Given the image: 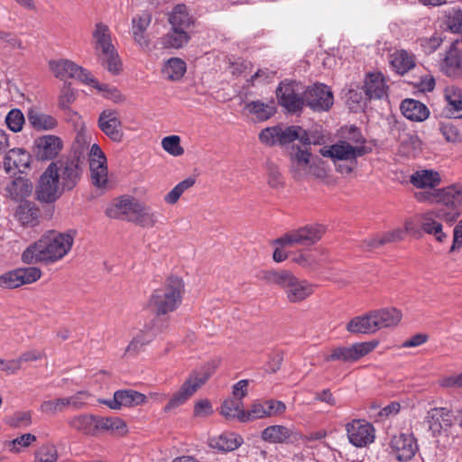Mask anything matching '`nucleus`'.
I'll return each mask as SVG.
<instances>
[{
    "label": "nucleus",
    "instance_id": "nucleus-1",
    "mask_svg": "<svg viewBox=\"0 0 462 462\" xmlns=\"http://www.w3.org/2000/svg\"><path fill=\"white\" fill-rule=\"evenodd\" d=\"M74 237L69 233L49 232L29 245L22 254L24 263H53L70 251Z\"/></svg>",
    "mask_w": 462,
    "mask_h": 462
},
{
    "label": "nucleus",
    "instance_id": "nucleus-2",
    "mask_svg": "<svg viewBox=\"0 0 462 462\" xmlns=\"http://www.w3.org/2000/svg\"><path fill=\"white\" fill-rule=\"evenodd\" d=\"M265 279L270 283L279 286L290 303H300L306 300L314 293L316 287L309 281L300 279L286 270L268 272L265 274Z\"/></svg>",
    "mask_w": 462,
    "mask_h": 462
},
{
    "label": "nucleus",
    "instance_id": "nucleus-3",
    "mask_svg": "<svg viewBox=\"0 0 462 462\" xmlns=\"http://www.w3.org/2000/svg\"><path fill=\"white\" fill-rule=\"evenodd\" d=\"M219 365L218 360L205 364L200 368L192 371L180 390L175 393L164 407V411L171 410L185 403L215 373Z\"/></svg>",
    "mask_w": 462,
    "mask_h": 462
},
{
    "label": "nucleus",
    "instance_id": "nucleus-4",
    "mask_svg": "<svg viewBox=\"0 0 462 462\" xmlns=\"http://www.w3.org/2000/svg\"><path fill=\"white\" fill-rule=\"evenodd\" d=\"M184 283L179 277H171L162 287L155 290L149 300V306L157 315L172 312L181 303Z\"/></svg>",
    "mask_w": 462,
    "mask_h": 462
},
{
    "label": "nucleus",
    "instance_id": "nucleus-5",
    "mask_svg": "<svg viewBox=\"0 0 462 462\" xmlns=\"http://www.w3.org/2000/svg\"><path fill=\"white\" fill-rule=\"evenodd\" d=\"M321 154L331 158L334 162H344L337 165V171L348 174L354 171L357 162L356 159L369 152L365 145H354L346 140H340L327 149H322Z\"/></svg>",
    "mask_w": 462,
    "mask_h": 462
},
{
    "label": "nucleus",
    "instance_id": "nucleus-6",
    "mask_svg": "<svg viewBox=\"0 0 462 462\" xmlns=\"http://www.w3.org/2000/svg\"><path fill=\"white\" fill-rule=\"evenodd\" d=\"M290 172L297 180H304L310 176L321 178L325 175L321 162L312 158L308 149L291 146L289 152Z\"/></svg>",
    "mask_w": 462,
    "mask_h": 462
},
{
    "label": "nucleus",
    "instance_id": "nucleus-7",
    "mask_svg": "<svg viewBox=\"0 0 462 462\" xmlns=\"http://www.w3.org/2000/svg\"><path fill=\"white\" fill-rule=\"evenodd\" d=\"M259 139L263 143L269 146L286 145L295 140H299L303 145L310 144L307 131L299 125L266 127L260 132Z\"/></svg>",
    "mask_w": 462,
    "mask_h": 462
},
{
    "label": "nucleus",
    "instance_id": "nucleus-8",
    "mask_svg": "<svg viewBox=\"0 0 462 462\" xmlns=\"http://www.w3.org/2000/svg\"><path fill=\"white\" fill-rule=\"evenodd\" d=\"M64 189L59 180L58 163H51L42 174L36 187L37 199L51 203L59 199Z\"/></svg>",
    "mask_w": 462,
    "mask_h": 462
},
{
    "label": "nucleus",
    "instance_id": "nucleus-9",
    "mask_svg": "<svg viewBox=\"0 0 462 462\" xmlns=\"http://www.w3.org/2000/svg\"><path fill=\"white\" fill-rule=\"evenodd\" d=\"M325 233V228L320 225L306 226L299 229L286 233L275 240V244L281 246L310 245L317 243Z\"/></svg>",
    "mask_w": 462,
    "mask_h": 462
},
{
    "label": "nucleus",
    "instance_id": "nucleus-10",
    "mask_svg": "<svg viewBox=\"0 0 462 462\" xmlns=\"http://www.w3.org/2000/svg\"><path fill=\"white\" fill-rule=\"evenodd\" d=\"M276 96L279 104L291 113L301 110L304 106L303 87L295 81L281 82Z\"/></svg>",
    "mask_w": 462,
    "mask_h": 462
},
{
    "label": "nucleus",
    "instance_id": "nucleus-11",
    "mask_svg": "<svg viewBox=\"0 0 462 462\" xmlns=\"http://www.w3.org/2000/svg\"><path fill=\"white\" fill-rule=\"evenodd\" d=\"M333 103V93L325 84L316 83L304 90V105L313 111H328Z\"/></svg>",
    "mask_w": 462,
    "mask_h": 462
},
{
    "label": "nucleus",
    "instance_id": "nucleus-12",
    "mask_svg": "<svg viewBox=\"0 0 462 462\" xmlns=\"http://www.w3.org/2000/svg\"><path fill=\"white\" fill-rule=\"evenodd\" d=\"M286 411V405L283 402L268 399L264 401H256L251 404L246 411V414H243L244 420L247 421L260 420L273 416H280Z\"/></svg>",
    "mask_w": 462,
    "mask_h": 462
},
{
    "label": "nucleus",
    "instance_id": "nucleus-13",
    "mask_svg": "<svg viewBox=\"0 0 462 462\" xmlns=\"http://www.w3.org/2000/svg\"><path fill=\"white\" fill-rule=\"evenodd\" d=\"M349 442L355 447H365L374 440V428L365 420H353L346 425Z\"/></svg>",
    "mask_w": 462,
    "mask_h": 462
},
{
    "label": "nucleus",
    "instance_id": "nucleus-14",
    "mask_svg": "<svg viewBox=\"0 0 462 462\" xmlns=\"http://www.w3.org/2000/svg\"><path fill=\"white\" fill-rule=\"evenodd\" d=\"M99 129L113 142L120 143L124 137L122 122L118 112L114 109L103 110L97 120Z\"/></svg>",
    "mask_w": 462,
    "mask_h": 462
},
{
    "label": "nucleus",
    "instance_id": "nucleus-15",
    "mask_svg": "<svg viewBox=\"0 0 462 462\" xmlns=\"http://www.w3.org/2000/svg\"><path fill=\"white\" fill-rule=\"evenodd\" d=\"M59 180L64 189H72L79 182L82 169L79 158L58 161Z\"/></svg>",
    "mask_w": 462,
    "mask_h": 462
},
{
    "label": "nucleus",
    "instance_id": "nucleus-16",
    "mask_svg": "<svg viewBox=\"0 0 462 462\" xmlns=\"http://www.w3.org/2000/svg\"><path fill=\"white\" fill-rule=\"evenodd\" d=\"M50 69L60 79H75L85 82L89 71L69 60H51Z\"/></svg>",
    "mask_w": 462,
    "mask_h": 462
},
{
    "label": "nucleus",
    "instance_id": "nucleus-17",
    "mask_svg": "<svg viewBox=\"0 0 462 462\" xmlns=\"http://www.w3.org/2000/svg\"><path fill=\"white\" fill-rule=\"evenodd\" d=\"M152 15L149 11H143L133 16L131 21V33L136 44L142 49H148L150 40L146 33L152 23Z\"/></svg>",
    "mask_w": 462,
    "mask_h": 462
},
{
    "label": "nucleus",
    "instance_id": "nucleus-18",
    "mask_svg": "<svg viewBox=\"0 0 462 462\" xmlns=\"http://www.w3.org/2000/svg\"><path fill=\"white\" fill-rule=\"evenodd\" d=\"M34 145L37 158L41 161H50L58 156L63 143L60 137L48 134L37 138Z\"/></svg>",
    "mask_w": 462,
    "mask_h": 462
},
{
    "label": "nucleus",
    "instance_id": "nucleus-19",
    "mask_svg": "<svg viewBox=\"0 0 462 462\" xmlns=\"http://www.w3.org/2000/svg\"><path fill=\"white\" fill-rule=\"evenodd\" d=\"M392 448L399 461L411 459L418 450L415 438L411 434L402 433L392 439Z\"/></svg>",
    "mask_w": 462,
    "mask_h": 462
},
{
    "label": "nucleus",
    "instance_id": "nucleus-20",
    "mask_svg": "<svg viewBox=\"0 0 462 462\" xmlns=\"http://www.w3.org/2000/svg\"><path fill=\"white\" fill-rule=\"evenodd\" d=\"M454 415L450 410L445 407H438L430 409L426 416V422L430 430L436 435L442 430H447L451 427Z\"/></svg>",
    "mask_w": 462,
    "mask_h": 462
},
{
    "label": "nucleus",
    "instance_id": "nucleus-21",
    "mask_svg": "<svg viewBox=\"0 0 462 462\" xmlns=\"http://www.w3.org/2000/svg\"><path fill=\"white\" fill-rule=\"evenodd\" d=\"M299 434L293 428L284 425H271L266 427L261 433L263 441L272 444L289 443L297 440Z\"/></svg>",
    "mask_w": 462,
    "mask_h": 462
},
{
    "label": "nucleus",
    "instance_id": "nucleus-22",
    "mask_svg": "<svg viewBox=\"0 0 462 462\" xmlns=\"http://www.w3.org/2000/svg\"><path fill=\"white\" fill-rule=\"evenodd\" d=\"M440 66L441 70L448 77L462 76V51L457 47L456 42H453L447 51Z\"/></svg>",
    "mask_w": 462,
    "mask_h": 462
},
{
    "label": "nucleus",
    "instance_id": "nucleus-23",
    "mask_svg": "<svg viewBox=\"0 0 462 462\" xmlns=\"http://www.w3.org/2000/svg\"><path fill=\"white\" fill-rule=\"evenodd\" d=\"M375 332L383 328L396 327L402 320V312L395 308L371 310Z\"/></svg>",
    "mask_w": 462,
    "mask_h": 462
},
{
    "label": "nucleus",
    "instance_id": "nucleus-24",
    "mask_svg": "<svg viewBox=\"0 0 462 462\" xmlns=\"http://www.w3.org/2000/svg\"><path fill=\"white\" fill-rule=\"evenodd\" d=\"M147 397L134 390H119L114 393V398L106 403L113 410L121 407H134L146 402Z\"/></svg>",
    "mask_w": 462,
    "mask_h": 462
},
{
    "label": "nucleus",
    "instance_id": "nucleus-25",
    "mask_svg": "<svg viewBox=\"0 0 462 462\" xmlns=\"http://www.w3.org/2000/svg\"><path fill=\"white\" fill-rule=\"evenodd\" d=\"M31 155L22 148L9 150L4 159V169L9 173L14 170L24 172L30 166Z\"/></svg>",
    "mask_w": 462,
    "mask_h": 462
},
{
    "label": "nucleus",
    "instance_id": "nucleus-26",
    "mask_svg": "<svg viewBox=\"0 0 462 462\" xmlns=\"http://www.w3.org/2000/svg\"><path fill=\"white\" fill-rule=\"evenodd\" d=\"M458 213L448 212L444 209L430 210L420 217V224L422 231H428L442 225L440 220L453 222Z\"/></svg>",
    "mask_w": 462,
    "mask_h": 462
},
{
    "label": "nucleus",
    "instance_id": "nucleus-27",
    "mask_svg": "<svg viewBox=\"0 0 462 462\" xmlns=\"http://www.w3.org/2000/svg\"><path fill=\"white\" fill-rule=\"evenodd\" d=\"M33 186L28 179L18 177L10 181L5 190L6 196L14 201H22L32 194Z\"/></svg>",
    "mask_w": 462,
    "mask_h": 462
},
{
    "label": "nucleus",
    "instance_id": "nucleus-28",
    "mask_svg": "<svg viewBox=\"0 0 462 462\" xmlns=\"http://www.w3.org/2000/svg\"><path fill=\"white\" fill-rule=\"evenodd\" d=\"M439 200L451 210L457 209L462 205V183L439 189Z\"/></svg>",
    "mask_w": 462,
    "mask_h": 462
},
{
    "label": "nucleus",
    "instance_id": "nucleus-29",
    "mask_svg": "<svg viewBox=\"0 0 462 462\" xmlns=\"http://www.w3.org/2000/svg\"><path fill=\"white\" fill-rule=\"evenodd\" d=\"M400 108L407 119L415 122L425 121L430 116L428 107L423 103L415 99L403 100Z\"/></svg>",
    "mask_w": 462,
    "mask_h": 462
},
{
    "label": "nucleus",
    "instance_id": "nucleus-30",
    "mask_svg": "<svg viewBox=\"0 0 462 462\" xmlns=\"http://www.w3.org/2000/svg\"><path fill=\"white\" fill-rule=\"evenodd\" d=\"M27 119L30 125L37 131H51L58 125V120L54 116L42 113L36 108L28 110Z\"/></svg>",
    "mask_w": 462,
    "mask_h": 462
},
{
    "label": "nucleus",
    "instance_id": "nucleus-31",
    "mask_svg": "<svg viewBox=\"0 0 462 462\" xmlns=\"http://www.w3.org/2000/svg\"><path fill=\"white\" fill-rule=\"evenodd\" d=\"M135 200V198L123 196L107 207L106 214L110 218L128 220V217L131 216L132 208L134 207Z\"/></svg>",
    "mask_w": 462,
    "mask_h": 462
},
{
    "label": "nucleus",
    "instance_id": "nucleus-32",
    "mask_svg": "<svg viewBox=\"0 0 462 462\" xmlns=\"http://www.w3.org/2000/svg\"><path fill=\"white\" fill-rule=\"evenodd\" d=\"M411 183L418 189H434L441 182L440 175L434 170H419L411 175Z\"/></svg>",
    "mask_w": 462,
    "mask_h": 462
},
{
    "label": "nucleus",
    "instance_id": "nucleus-33",
    "mask_svg": "<svg viewBox=\"0 0 462 462\" xmlns=\"http://www.w3.org/2000/svg\"><path fill=\"white\" fill-rule=\"evenodd\" d=\"M386 84L380 72L370 73L365 81V93L369 98L380 99L386 95Z\"/></svg>",
    "mask_w": 462,
    "mask_h": 462
},
{
    "label": "nucleus",
    "instance_id": "nucleus-34",
    "mask_svg": "<svg viewBox=\"0 0 462 462\" xmlns=\"http://www.w3.org/2000/svg\"><path fill=\"white\" fill-rule=\"evenodd\" d=\"M189 40L190 35L189 31L171 27V30L160 38L159 43L162 48L180 49L187 45Z\"/></svg>",
    "mask_w": 462,
    "mask_h": 462
},
{
    "label": "nucleus",
    "instance_id": "nucleus-35",
    "mask_svg": "<svg viewBox=\"0 0 462 462\" xmlns=\"http://www.w3.org/2000/svg\"><path fill=\"white\" fill-rule=\"evenodd\" d=\"M97 418L91 414H79L69 418L68 424L84 435L94 436L97 433Z\"/></svg>",
    "mask_w": 462,
    "mask_h": 462
},
{
    "label": "nucleus",
    "instance_id": "nucleus-36",
    "mask_svg": "<svg viewBox=\"0 0 462 462\" xmlns=\"http://www.w3.org/2000/svg\"><path fill=\"white\" fill-rule=\"evenodd\" d=\"M346 329L351 334L375 333L371 311L351 319L346 325Z\"/></svg>",
    "mask_w": 462,
    "mask_h": 462
},
{
    "label": "nucleus",
    "instance_id": "nucleus-37",
    "mask_svg": "<svg viewBox=\"0 0 462 462\" xmlns=\"http://www.w3.org/2000/svg\"><path fill=\"white\" fill-rule=\"evenodd\" d=\"M168 22L171 28L188 31L192 24V18L184 4L175 5L169 14Z\"/></svg>",
    "mask_w": 462,
    "mask_h": 462
},
{
    "label": "nucleus",
    "instance_id": "nucleus-38",
    "mask_svg": "<svg viewBox=\"0 0 462 462\" xmlns=\"http://www.w3.org/2000/svg\"><path fill=\"white\" fill-rule=\"evenodd\" d=\"M391 65L398 74L403 75L415 67L414 55L404 50L396 51L391 56Z\"/></svg>",
    "mask_w": 462,
    "mask_h": 462
},
{
    "label": "nucleus",
    "instance_id": "nucleus-39",
    "mask_svg": "<svg viewBox=\"0 0 462 462\" xmlns=\"http://www.w3.org/2000/svg\"><path fill=\"white\" fill-rule=\"evenodd\" d=\"M243 444V438L233 432H226L210 439V446L221 451H233Z\"/></svg>",
    "mask_w": 462,
    "mask_h": 462
},
{
    "label": "nucleus",
    "instance_id": "nucleus-40",
    "mask_svg": "<svg viewBox=\"0 0 462 462\" xmlns=\"http://www.w3.org/2000/svg\"><path fill=\"white\" fill-rule=\"evenodd\" d=\"M85 84L91 86L96 88L99 94L102 95L103 97L106 99H110L115 103H121L124 101V97L121 92L115 87L110 86L108 84L98 82L89 72L85 82Z\"/></svg>",
    "mask_w": 462,
    "mask_h": 462
},
{
    "label": "nucleus",
    "instance_id": "nucleus-41",
    "mask_svg": "<svg viewBox=\"0 0 462 462\" xmlns=\"http://www.w3.org/2000/svg\"><path fill=\"white\" fill-rule=\"evenodd\" d=\"M39 216V208L33 203L28 201L21 204L15 212L16 218L23 226H35Z\"/></svg>",
    "mask_w": 462,
    "mask_h": 462
},
{
    "label": "nucleus",
    "instance_id": "nucleus-42",
    "mask_svg": "<svg viewBox=\"0 0 462 462\" xmlns=\"http://www.w3.org/2000/svg\"><path fill=\"white\" fill-rule=\"evenodd\" d=\"M220 413L226 419H237L241 422H246L243 414H246L244 410L243 401L235 398H229L224 401L221 405Z\"/></svg>",
    "mask_w": 462,
    "mask_h": 462
},
{
    "label": "nucleus",
    "instance_id": "nucleus-43",
    "mask_svg": "<svg viewBox=\"0 0 462 462\" xmlns=\"http://www.w3.org/2000/svg\"><path fill=\"white\" fill-rule=\"evenodd\" d=\"M245 108L258 121L268 120L275 114L276 111L273 102L263 103L260 100L247 103Z\"/></svg>",
    "mask_w": 462,
    "mask_h": 462
},
{
    "label": "nucleus",
    "instance_id": "nucleus-44",
    "mask_svg": "<svg viewBox=\"0 0 462 462\" xmlns=\"http://www.w3.org/2000/svg\"><path fill=\"white\" fill-rule=\"evenodd\" d=\"M93 38L96 42V50L102 52H107L108 50L115 48L111 42L109 28L103 23H97L93 32Z\"/></svg>",
    "mask_w": 462,
    "mask_h": 462
},
{
    "label": "nucleus",
    "instance_id": "nucleus-45",
    "mask_svg": "<svg viewBox=\"0 0 462 462\" xmlns=\"http://www.w3.org/2000/svg\"><path fill=\"white\" fill-rule=\"evenodd\" d=\"M99 430L124 435L127 432V426L125 422L118 417H97V431Z\"/></svg>",
    "mask_w": 462,
    "mask_h": 462
},
{
    "label": "nucleus",
    "instance_id": "nucleus-46",
    "mask_svg": "<svg viewBox=\"0 0 462 462\" xmlns=\"http://www.w3.org/2000/svg\"><path fill=\"white\" fill-rule=\"evenodd\" d=\"M371 349L372 348H334L329 359L355 362L362 356H366Z\"/></svg>",
    "mask_w": 462,
    "mask_h": 462
},
{
    "label": "nucleus",
    "instance_id": "nucleus-47",
    "mask_svg": "<svg viewBox=\"0 0 462 462\" xmlns=\"http://www.w3.org/2000/svg\"><path fill=\"white\" fill-rule=\"evenodd\" d=\"M186 63L180 58H171L162 69V73L171 80L180 79L186 72Z\"/></svg>",
    "mask_w": 462,
    "mask_h": 462
},
{
    "label": "nucleus",
    "instance_id": "nucleus-48",
    "mask_svg": "<svg viewBox=\"0 0 462 462\" xmlns=\"http://www.w3.org/2000/svg\"><path fill=\"white\" fill-rule=\"evenodd\" d=\"M157 322L159 319L153 321L152 327H145L144 329L138 331L128 346H137L138 345L143 346L152 343L161 332L159 328H155Z\"/></svg>",
    "mask_w": 462,
    "mask_h": 462
},
{
    "label": "nucleus",
    "instance_id": "nucleus-49",
    "mask_svg": "<svg viewBox=\"0 0 462 462\" xmlns=\"http://www.w3.org/2000/svg\"><path fill=\"white\" fill-rule=\"evenodd\" d=\"M194 184L195 179L192 177L183 180L164 196V201L170 205L176 204L181 195Z\"/></svg>",
    "mask_w": 462,
    "mask_h": 462
},
{
    "label": "nucleus",
    "instance_id": "nucleus-50",
    "mask_svg": "<svg viewBox=\"0 0 462 462\" xmlns=\"http://www.w3.org/2000/svg\"><path fill=\"white\" fill-rule=\"evenodd\" d=\"M413 232V224L411 221H406L404 228H396L390 232L380 235V243H393L401 241L404 238L406 233Z\"/></svg>",
    "mask_w": 462,
    "mask_h": 462
},
{
    "label": "nucleus",
    "instance_id": "nucleus-51",
    "mask_svg": "<svg viewBox=\"0 0 462 462\" xmlns=\"http://www.w3.org/2000/svg\"><path fill=\"white\" fill-rule=\"evenodd\" d=\"M89 170L91 172V180L96 187L101 188L106 186L107 182V166L100 162L90 163Z\"/></svg>",
    "mask_w": 462,
    "mask_h": 462
},
{
    "label": "nucleus",
    "instance_id": "nucleus-52",
    "mask_svg": "<svg viewBox=\"0 0 462 462\" xmlns=\"http://www.w3.org/2000/svg\"><path fill=\"white\" fill-rule=\"evenodd\" d=\"M446 24L448 29L454 33L462 32V10L451 8L446 12Z\"/></svg>",
    "mask_w": 462,
    "mask_h": 462
},
{
    "label": "nucleus",
    "instance_id": "nucleus-53",
    "mask_svg": "<svg viewBox=\"0 0 462 462\" xmlns=\"http://www.w3.org/2000/svg\"><path fill=\"white\" fill-rule=\"evenodd\" d=\"M7 127L14 133H18L24 125V116L20 109H11L5 116Z\"/></svg>",
    "mask_w": 462,
    "mask_h": 462
},
{
    "label": "nucleus",
    "instance_id": "nucleus-54",
    "mask_svg": "<svg viewBox=\"0 0 462 462\" xmlns=\"http://www.w3.org/2000/svg\"><path fill=\"white\" fill-rule=\"evenodd\" d=\"M162 147L169 154L178 157L184 153V149L180 145V137L179 135L166 136L162 140Z\"/></svg>",
    "mask_w": 462,
    "mask_h": 462
},
{
    "label": "nucleus",
    "instance_id": "nucleus-55",
    "mask_svg": "<svg viewBox=\"0 0 462 462\" xmlns=\"http://www.w3.org/2000/svg\"><path fill=\"white\" fill-rule=\"evenodd\" d=\"M103 64L112 74H118L121 70V62L115 48L108 50L107 52H102Z\"/></svg>",
    "mask_w": 462,
    "mask_h": 462
},
{
    "label": "nucleus",
    "instance_id": "nucleus-56",
    "mask_svg": "<svg viewBox=\"0 0 462 462\" xmlns=\"http://www.w3.org/2000/svg\"><path fill=\"white\" fill-rule=\"evenodd\" d=\"M66 407H69L68 398H58L43 402L41 405V411L47 414H54L62 411Z\"/></svg>",
    "mask_w": 462,
    "mask_h": 462
},
{
    "label": "nucleus",
    "instance_id": "nucleus-57",
    "mask_svg": "<svg viewBox=\"0 0 462 462\" xmlns=\"http://www.w3.org/2000/svg\"><path fill=\"white\" fill-rule=\"evenodd\" d=\"M7 424L13 428H26L32 424L31 411H15L7 420Z\"/></svg>",
    "mask_w": 462,
    "mask_h": 462
},
{
    "label": "nucleus",
    "instance_id": "nucleus-58",
    "mask_svg": "<svg viewBox=\"0 0 462 462\" xmlns=\"http://www.w3.org/2000/svg\"><path fill=\"white\" fill-rule=\"evenodd\" d=\"M36 439V436L32 433L23 434L8 443L9 450L13 453H19L23 448H28Z\"/></svg>",
    "mask_w": 462,
    "mask_h": 462
},
{
    "label": "nucleus",
    "instance_id": "nucleus-59",
    "mask_svg": "<svg viewBox=\"0 0 462 462\" xmlns=\"http://www.w3.org/2000/svg\"><path fill=\"white\" fill-rule=\"evenodd\" d=\"M442 41L441 36L435 33L430 37L420 38L418 42L421 51L425 54H431L440 46Z\"/></svg>",
    "mask_w": 462,
    "mask_h": 462
},
{
    "label": "nucleus",
    "instance_id": "nucleus-60",
    "mask_svg": "<svg viewBox=\"0 0 462 462\" xmlns=\"http://www.w3.org/2000/svg\"><path fill=\"white\" fill-rule=\"evenodd\" d=\"M439 131L449 143H459L461 142V135L457 127L450 122H443L439 125Z\"/></svg>",
    "mask_w": 462,
    "mask_h": 462
},
{
    "label": "nucleus",
    "instance_id": "nucleus-61",
    "mask_svg": "<svg viewBox=\"0 0 462 462\" xmlns=\"http://www.w3.org/2000/svg\"><path fill=\"white\" fill-rule=\"evenodd\" d=\"M22 286L18 270L7 272L0 276V287L14 289Z\"/></svg>",
    "mask_w": 462,
    "mask_h": 462
},
{
    "label": "nucleus",
    "instance_id": "nucleus-62",
    "mask_svg": "<svg viewBox=\"0 0 462 462\" xmlns=\"http://www.w3.org/2000/svg\"><path fill=\"white\" fill-rule=\"evenodd\" d=\"M17 270L22 285L32 283L39 280L42 275L41 270L37 267L19 268Z\"/></svg>",
    "mask_w": 462,
    "mask_h": 462
},
{
    "label": "nucleus",
    "instance_id": "nucleus-63",
    "mask_svg": "<svg viewBox=\"0 0 462 462\" xmlns=\"http://www.w3.org/2000/svg\"><path fill=\"white\" fill-rule=\"evenodd\" d=\"M274 78V72L269 70L268 69H258L253 76H251L248 82L251 86H255L258 84H265L272 81Z\"/></svg>",
    "mask_w": 462,
    "mask_h": 462
},
{
    "label": "nucleus",
    "instance_id": "nucleus-64",
    "mask_svg": "<svg viewBox=\"0 0 462 462\" xmlns=\"http://www.w3.org/2000/svg\"><path fill=\"white\" fill-rule=\"evenodd\" d=\"M36 462H56V449L53 447H42L36 453Z\"/></svg>",
    "mask_w": 462,
    "mask_h": 462
}]
</instances>
